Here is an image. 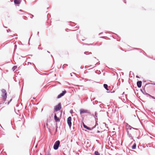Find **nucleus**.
Segmentation results:
<instances>
[{"label":"nucleus","mask_w":155,"mask_h":155,"mask_svg":"<svg viewBox=\"0 0 155 155\" xmlns=\"http://www.w3.org/2000/svg\"><path fill=\"white\" fill-rule=\"evenodd\" d=\"M20 0H14V2L15 4H19L21 3Z\"/></svg>","instance_id":"nucleus-10"},{"label":"nucleus","mask_w":155,"mask_h":155,"mask_svg":"<svg viewBox=\"0 0 155 155\" xmlns=\"http://www.w3.org/2000/svg\"><path fill=\"white\" fill-rule=\"evenodd\" d=\"M20 11H21V10H20Z\"/></svg>","instance_id":"nucleus-26"},{"label":"nucleus","mask_w":155,"mask_h":155,"mask_svg":"<svg viewBox=\"0 0 155 155\" xmlns=\"http://www.w3.org/2000/svg\"><path fill=\"white\" fill-rule=\"evenodd\" d=\"M148 94L152 98L154 99H155V97H154L153 96H152L150 95V94Z\"/></svg>","instance_id":"nucleus-17"},{"label":"nucleus","mask_w":155,"mask_h":155,"mask_svg":"<svg viewBox=\"0 0 155 155\" xmlns=\"http://www.w3.org/2000/svg\"><path fill=\"white\" fill-rule=\"evenodd\" d=\"M142 82L141 81H139L137 82V85L138 87L140 88L141 86Z\"/></svg>","instance_id":"nucleus-8"},{"label":"nucleus","mask_w":155,"mask_h":155,"mask_svg":"<svg viewBox=\"0 0 155 155\" xmlns=\"http://www.w3.org/2000/svg\"><path fill=\"white\" fill-rule=\"evenodd\" d=\"M61 104L60 103H59L58 104V105L55 106L54 109L55 111H57L60 110L61 109Z\"/></svg>","instance_id":"nucleus-4"},{"label":"nucleus","mask_w":155,"mask_h":155,"mask_svg":"<svg viewBox=\"0 0 155 155\" xmlns=\"http://www.w3.org/2000/svg\"><path fill=\"white\" fill-rule=\"evenodd\" d=\"M17 68V67L16 66H14L12 68V70L13 71H14Z\"/></svg>","instance_id":"nucleus-15"},{"label":"nucleus","mask_w":155,"mask_h":155,"mask_svg":"<svg viewBox=\"0 0 155 155\" xmlns=\"http://www.w3.org/2000/svg\"><path fill=\"white\" fill-rule=\"evenodd\" d=\"M97 119H96L95 118V120H96V122H97Z\"/></svg>","instance_id":"nucleus-21"},{"label":"nucleus","mask_w":155,"mask_h":155,"mask_svg":"<svg viewBox=\"0 0 155 155\" xmlns=\"http://www.w3.org/2000/svg\"><path fill=\"white\" fill-rule=\"evenodd\" d=\"M136 144H134L132 147V149H136Z\"/></svg>","instance_id":"nucleus-13"},{"label":"nucleus","mask_w":155,"mask_h":155,"mask_svg":"<svg viewBox=\"0 0 155 155\" xmlns=\"http://www.w3.org/2000/svg\"><path fill=\"white\" fill-rule=\"evenodd\" d=\"M83 126L85 128H86L88 130H91L93 129L95 127V126L94 127H93L92 128H91L89 127H88L84 123H83Z\"/></svg>","instance_id":"nucleus-7"},{"label":"nucleus","mask_w":155,"mask_h":155,"mask_svg":"<svg viewBox=\"0 0 155 155\" xmlns=\"http://www.w3.org/2000/svg\"><path fill=\"white\" fill-rule=\"evenodd\" d=\"M60 144V142L59 140H57L55 143L53 148L54 150H56L58 149Z\"/></svg>","instance_id":"nucleus-3"},{"label":"nucleus","mask_w":155,"mask_h":155,"mask_svg":"<svg viewBox=\"0 0 155 155\" xmlns=\"http://www.w3.org/2000/svg\"><path fill=\"white\" fill-rule=\"evenodd\" d=\"M127 133L129 137L131 139H133L132 136L130 134L128 131H127Z\"/></svg>","instance_id":"nucleus-12"},{"label":"nucleus","mask_w":155,"mask_h":155,"mask_svg":"<svg viewBox=\"0 0 155 155\" xmlns=\"http://www.w3.org/2000/svg\"><path fill=\"white\" fill-rule=\"evenodd\" d=\"M97 113L96 112H95V115L96 117H97Z\"/></svg>","instance_id":"nucleus-19"},{"label":"nucleus","mask_w":155,"mask_h":155,"mask_svg":"<svg viewBox=\"0 0 155 155\" xmlns=\"http://www.w3.org/2000/svg\"><path fill=\"white\" fill-rule=\"evenodd\" d=\"M4 27L6 28H7V27H6V26H4Z\"/></svg>","instance_id":"nucleus-23"},{"label":"nucleus","mask_w":155,"mask_h":155,"mask_svg":"<svg viewBox=\"0 0 155 155\" xmlns=\"http://www.w3.org/2000/svg\"><path fill=\"white\" fill-rule=\"evenodd\" d=\"M132 128H133V129H134V128L132 127H131V126H129V127L128 128V129L130 130H131Z\"/></svg>","instance_id":"nucleus-16"},{"label":"nucleus","mask_w":155,"mask_h":155,"mask_svg":"<svg viewBox=\"0 0 155 155\" xmlns=\"http://www.w3.org/2000/svg\"><path fill=\"white\" fill-rule=\"evenodd\" d=\"M47 52L49 53L50 52L48 51H47Z\"/></svg>","instance_id":"nucleus-24"},{"label":"nucleus","mask_w":155,"mask_h":155,"mask_svg":"<svg viewBox=\"0 0 155 155\" xmlns=\"http://www.w3.org/2000/svg\"><path fill=\"white\" fill-rule=\"evenodd\" d=\"M66 91L65 90L62 91V92L60 93L59 94L58 97V98H61V97L63 96L64 95V94L66 93Z\"/></svg>","instance_id":"nucleus-6"},{"label":"nucleus","mask_w":155,"mask_h":155,"mask_svg":"<svg viewBox=\"0 0 155 155\" xmlns=\"http://www.w3.org/2000/svg\"><path fill=\"white\" fill-rule=\"evenodd\" d=\"M39 32L38 31V34H39Z\"/></svg>","instance_id":"nucleus-25"},{"label":"nucleus","mask_w":155,"mask_h":155,"mask_svg":"<svg viewBox=\"0 0 155 155\" xmlns=\"http://www.w3.org/2000/svg\"><path fill=\"white\" fill-rule=\"evenodd\" d=\"M12 99H11L8 102V104H9V103L11 101H12Z\"/></svg>","instance_id":"nucleus-20"},{"label":"nucleus","mask_w":155,"mask_h":155,"mask_svg":"<svg viewBox=\"0 0 155 155\" xmlns=\"http://www.w3.org/2000/svg\"><path fill=\"white\" fill-rule=\"evenodd\" d=\"M7 31L8 32H11V31L10 30V29H8V30H7Z\"/></svg>","instance_id":"nucleus-18"},{"label":"nucleus","mask_w":155,"mask_h":155,"mask_svg":"<svg viewBox=\"0 0 155 155\" xmlns=\"http://www.w3.org/2000/svg\"><path fill=\"white\" fill-rule=\"evenodd\" d=\"M95 155H100V153L97 151H95L94 152Z\"/></svg>","instance_id":"nucleus-14"},{"label":"nucleus","mask_w":155,"mask_h":155,"mask_svg":"<svg viewBox=\"0 0 155 155\" xmlns=\"http://www.w3.org/2000/svg\"><path fill=\"white\" fill-rule=\"evenodd\" d=\"M104 88L106 90H107V91L109 90L108 88V85L107 84H104Z\"/></svg>","instance_id":"nucleus-11"},{"label":"nucleus","mask_w":155,"mask_h":155,"mask_svg":"<svg viewBox=\"0 0 155 155\" xmlns=\"http://www.w3.org/2000/svg\"><path fill=\"white\" fill-rule=\"evenodd\" d=\"M150 84H154V85H155V84H153V83H150Z\"/></svg>","instance_id":"nucleus-22"},{"label":"nucleus","mask_w":155,"mask_h":155,"mask_svg":"<svg viewBox=\"0 0 155 155\" xmlns=\"http://www.w3.org/2000/svg\"><path fill=\"white\" fill-rule=\"evenodd\" d=\"M71 117H69L67 119V122L68 124L69 127L70 128H71Z\"/></svg>","instance_id":"nucleus-5"},{"label":"nucleus","mask_w":155,"mask_h":155,"mask_svg":"<svg viewBox=\"0 0 155 155\" xmlns=\"http://www.w3.org/2000/svg\"><path fill=\"white\" fill-rule=\"evenodd\" d=\"M1 91L2 92V96L3 101H5L6 100L7 97L6 91V90L4 89H2Z\"/></svg>","instance_id":"nucleus-1"},{"label":"nucleus","mask_w":155,"mask_h":155,"mask_svg":"<svg viewBox=\"0 0 155 155\" xmlns=\"http://www.w3.org/2000/svg\"><path fill=\"white\" fill-rule=\"evenodd\" d=\"M54 120L56 122H58V121H59V120H60L59 119V118L57 117L56 114H55V115L54 116Z\"/></svg>","instance_id":"nucleus-9"},{"label":"nucleus","mask_w":155,"mask_h":155,"mask_svg":"<svg viewBox=\"0 0 155 155\" xmlns=\"http://www.w3.org/2000/svg\"><path fill=\"white\" fill-rule=\"evenodd\" d=\"M84 113H87L89 114H91L90 111L88 110H85L81 109L80 110V114H81Z\"/></svg>","instance_id":"nucleus-2"}]
</instances>
